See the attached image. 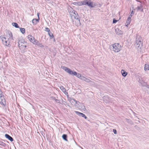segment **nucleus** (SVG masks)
Segmentation results:
<instances>
[{
    "label": "nucleus",
    "mask_w": 149,
    "mask_h": 149,
    "mask_svg": "<svg viewBox=\"0 0 149 149\" xmlns=\"http://www.w3.org/2000/svg\"><path fill=\"white\" fill-rule=\"evenodd\" d=\"M131 14H133V11H132V12H131Z\"/></svg>",
    "instance_id": "43"
},
{
    "label": "nucleus",
    "mask_w": 149,
    "mask_h": 149,
    "mask_svg": "<svg viewBox=\"0 0 149 149\" xmlns=\"http://www.w3.org/2000/svg\"><path fill=\"white\" fill-rule=\"evenodd\" d=\"M56 102H57V103H60L59 100H57L56 101Z\"/></svg>",
    "instance_id": "36"
},
{
    "label": "nucleus",
    "mask_w": 149,
    "mask_h": 149,
    "mask_svg": "<svg viewBox=\"0 0 149 149\" xmlns=\"http://www.w3.org/2000/svg\"><path fill=\"white\" fill-rule=\"evenodd\" d=\"M35 43V44H34L40 47H44L43 45L42 44L39 42L37 40L36 41Z\"/></svg>",
    "instance_id": "15"
},
{
    "label": "nucleus",
    "mask_w": 149,
    "mask_h": 149,
    "mask_svg": "<svg viewBox=\"0 0 149 149\" xmlns=\"http://www.w3.org/2000/svg\"><path fill=\"white\" fill-rule=\"evenodd\" d=\"M132 15L131 14L130 15V16H131V17H132Z\"/></svg>",
    "instance_id": "44"
},
{
    "label": "nucleus",
    "mask_w": 149,
    "mask_h": 149,
    "mask_svg": "<svg viewBox=\"0 0 149 149\" xmlns=\"http://www.w3.org/2000/svg\"><path fill=\"white\" fill-rule=\"evenodd\" d=\"M5 136L6 138L8 139L11 141L12 142L13 141V138L8 134H5Z\"/></svg>",
    "instance_id": "18"
},
{
    "label": "nucleus",
    "mask_w": 149,
    "mask_h": 149,
    "mask_svg": "<svg viewBox=\"0 0 149 149\" xmlns=\"http://www.w3.org/2000/svg\"><path fill=\"white\" fill-rule=\"evenodd\" d=\"M137 10L138 11L140 10L141 11H142L143 10V9L142 6L140 5V6H138L137 8Z\"/></svg>",
    "instance_id": "22"
},
{
    "label": "nucleus",
    "mask_w": 149,
    "mask_h": 149,
    "mask_svg": "<svg viewBox=\"0 0 149 149\" xmlns=\"http://www.w3.org/2000/svg\"><path fill=\"white\" fill-rule=\"evenodd\" d=\"M37 15L38 17V19H39V14L38 13L37 14Z\"/></svg>",
    "instance_id": "37"
},
{
    "label": "nucleus",
    "mask_w": 149,
    "mask_h": 149,
    "mask_svg": "<svg viewBox=\"0 0 149 149\" xmlns=\"http://www.w3.org/2000/svg\"><path fill=\"white\" fill-rule=\"evenodd\" d=\"M48 35L51 38H53V35L51 32H49Z\"/></svg>",
    "instance_id": "29"
},
{
    "label": "nucleus",
    "mask_w": 149,
    "mask_h": 149,
    "mask_svg": "<svg viewBox=\"0 0 149 149\" xmlns=\"http://www.w3.org/2000/svg\"><path fill=\"white\" fill-rule=\"evenodd\" d=\"M61 68L70 74L75 75L81 80L87 82H89L91 81V80L90 79L81 75L80 74L77 73L76 72L72 71L70 69L66 67L63 66L61 67Z\"/></svg>",
    "instance_id": "1"
},
{
    "label": "nucleus",
    "mask_w": 149,
    "mask_h": 149,
    "mask_svg": "<svg viewBox=\"0 0 149 149\" xmlns=\"http://www.w3.org/2000/svg\"><path fill=\"white\" fill-rule=\"evenodd\" d=\"M45 30L46 31L48 32V33L49 32V31H50L49 29L48 28H47V27L45 28Z\"/></svg>",
    "instance_id": "32"
},
{
    "label": "nucleus",
    "mask_w": 149,
    "mask_h": 149,
    "mask_svg": "<svg viewBox=\"0 0 149 149\" xmlns=\"http://www.w3.org/2000/svg\"><path fill=\"white\" fill-rule=\"evenodd\" d=\"M51 98L52 99H53V100H54V99H55V98L53 97H51Z\"/></svg>",
    "instance_id": "39"
},
{
    "label": "nucleus",
    "mask_w": 149,
    "mask_h": 149,
    "mask_svg": "<svg viewBox=\"0 0 149 149\" xmlns=\"http://www.w3.org/2000/svg\"><path fill=\"white\" fill-rule=\"evenodd\" d=\"M0 104L3 105L6 104L5 100L3 95H0Z\"/></svg>",
    "instance_id": "10"
},
{
    "label": "nucleus",
    "mask_w": 149,
    "mask_h": 149,
    "mask_svg": "<svg viewBox=\"0 0 149 149\" xmlns=\"http://www.w3.org/2000/svg\"><path fill=\"white\" fill-rule=\"evenodd\" d=\"M2 93V92L1 90L0 89V95H3Z\"/></svg>",
    "instance_id": "35"
},
{
    "label": "nucleus",
    "mask_w": 149,
    "mask_h": 149,
    "mask_svg": "<svg viewBox=\"0 0 149 149\" xmlns=\"http://www.w3.org/2000/svg\"><path fill=\"white\" fill-rule=\"evenodd\" d=\"M79 108L82 110L85 111L86 109L85 107L83 104H81V106H79L78 107Z\"/></svg>",
    "instance_id": "19"
},
{
    "label": "nucleus",
    "mask_w": 149,
    "mask_h": 149,
    "mask_svg": "<svg viewBox=\"0 0 149 149\" xmlns=\"http://www.w3.org/2000/svg\"><path fill=\"white\" fill-rule=\"evenodd\" d=\"M54 100L56 102V101L57 100H58L56 98H55V99H54Z\"/></svg>",
    "instance_id": "41"
},
{
    "label": "nucleus",
    "mask_w": 149,
    "mask_h": 149,
    "mask_svg": "<svg viewBox=\"0 0 149 149\" xmlns=\"http://www.w3.org/2000/svg\"><path fill=\"white\" fill-rule=\"evenodd\" d=\"M20 31L22 33H24L25 32V29L23 28H21L20 29Z\"/></svg>",
    "instance_id": "28"
},
{
    "label": "nucleus",
    "mask_w": 149,
    "mask_h": 149,
    "mask_svg": "<svg viewBox=\"0 0 149 149\" xmlns=\"http://www.w3.org/2000/svg\"><path fill=\"white\" fill-rule=\"evenodd\" d=\"M70 102L72 104L74 105L75 106L78 107L79 104L78 103H79V102L75 100H74L73 99H70L69 100Z\"/></svg>",
    "instance_id": "8"
},
{
    "label": "nucleus",
    "mask_w": 149,
    "mask_h": 149,
    "mask_svg": "<svg viewBox=\"0 0 149 149\" xmlns=\"http://www.w3.org/2000/svg\"><path fill=\"white\" fill-rule=\"evenodd\" d=\"M12 24L13 25V26H15L16 28H19L18 25L16 23L13 22L12 23Z\"/></svg>",
    "instance_id": "27"
},
{
    "label": "nucleus",
    "mask_w": 149,
    "mask_h": 149,
    "mask_svg": "<svg viewBox=\"0 0 149 149\" xmlns=\"http://www.w3.org/2000/svg\"><path fill=\"white\" fill-rule=\"evenodd\" d=\"M131 21V19L130 17H129L125 23V26H127L128 25H129Z\"/></svg>",
    "instance_id": "17"
},
{
    "label": "nucleus",
    "mask_w": 149,
    "mask_h": 149,
    "mask_svg": "<svg viewBox=\"0 0 149 149\" xmlns=\"http://www.w3.org/2000/svg\"><path fill=\"white\" fill-rule=\"evenodd\" d=\"M118 20L115 19H113V23L114 24L116 23L117 22Z\"/></svg>",
    "instance_id": "33"
},
{
    "label": "nucleus",
    "mask_w": 149,
    "mask_h": 149,
    "mask_svg": "<svg viewBox=\"0 0 149 149\" xmlns=\"http://www.w3.org/2000/svg\"><path fill=\"white\" fill-rule=\"evenodd\" d=\"M69 9V12L72 19H75L79 17L77 12L73 10L72 8Z\"/></svg>",
    "instance_id": "3"
},
{
    "label": "nucleus",
    "mask_w": 149,
    "mask_h": 149,
    "mask_svg": "<svg viewBox=\"0 0 149 149\" xmlns=\"http://www.w3.org/2000/svg\"><path fill=\"white\" fill-rule=\"evenodd\" d=\"M115 30L116 33L118 35H120L122 34V31L118 28H116Z\"/></svg>",
    "instance_id": "16"
},
{
    "label": "nucleus",
    "mask_w": 149,
    "mask_h": 149,
    "mask_svg": "<svg viewBox=\"0 0 149 149\" xmlns=\"http://www.w3.org/2000/svg\"><path fill=\"white\" fill-rule=\"evenodd\" d=\"M5 37L9 42L13 40L12 34L10 32L7 33Z\"/></svg>",
    "instance_id": "7"
},
{
    "label": "nucleus",
    "mask_w": 149,
    "mask_h": 149,
    "mask_svg": "<svg viewBox=\"0 0 149 149\" xmlns=\"http://www.w3.org/2000/svg\"><path fill=\"white\" fill-rule=\"evenodd\" d=\"M87 1L88 0H87L81 1V2L82 5H87Z\"/></svg>",
    "instance_id": "26"
},
{
    "label": "nucleus",
    "mask_w": 149,
    "mask_h": 149,
    "mask_svg": "<svg viewBox=\"0 0 149 149\" xmlns=\"http://www.w3.org/2000/svg\"><path fill=\"white\" fill-rule=\"evenodd\" d=\"M39 19H33V20H32V23L35 24H37V23L38 22V20H39Z\"/></svg>",
    "instance_id": "24"
},
{
    "label": "nucleus",
    "mask_w": 149,
    "mask_h": 149,
    "mask_svg": "<svg viewBox=\"0 0 149 149\" xmlns=\"http://www.w3.org/2000/svg\"><path fill=\"white\" fill-rule=\"evenodd\" d=\"M77 5L78 6H81V1L77 2Z\"/></svg>",
    "instance_id": "31"
},
{
    "label": "nucleus",
    "mask_w": 149,
    "mask_h": 149,
    "mask_svg": "<svg viewBox=\"0 0 149 149\" xmlns=\"http://www.w3.org/2000/svg\"><path fill=\"white\" fill-rule=\"evenodd\" d=\"M103 99L104 101H105L106 103H108L109 101L108 100H109L108 97L107 96H104L103 97Z\"/></svg>",
    "instance_id": "23"
},
{
    "label": "nucleus",
    "mask_w": 149,
    "mask_h": 149,
    "mask_svg": "<svg viewBox=\"0 0 149 149\" xmlns=\"http://www.w3.org/2000/svg\"><path fill=\"white\" fill-rule=\"evenodd\" d=\"M121 73L122 74V75L124 77H126L127 74V72H126L123 70H121Z\"/></svg>",
    "instance_id": "20"
},
{
    "label": "nucleus",
    "mask_w": 149,
    "mask_h": 149,
    "mask_svg": "<svg viewBox=\"0 0 149 149\" xmlns=\"http://www.w3.org/2000/svg\"><path fill=\"white\" fill-rule=\"evenodd\" d=\"M144 69L145 71H148L149 70V66L148 64H146L145 65Z\"/></svg>",
    "instance_id": "21"
},
{
    "label": "nucleus",
    "mask_w": 149,
    "mask_h": 149,
    "mask_svg": "<svg viewBox=\"0 0 149 149\" xmlns=\"http://www.w3.org/2000/svg\"><path fill=\"white\" fill-rule=\"evenodd\" d=\"M77 2H74V4L75 5H77Z\"/></svg>",
    "instance_id": "38"
},
{
    "label": "nucleus",
    "mask_w": 149,
    "mask_h": 149,
    "mask_svg": "<svg viewBox=\"0 0 149 149\" xmlns=\"http://www.w3.org/2000/svg\"><path fill=\"white\" fill-rule=\"evenodd\" d=\"M28 39L33 44H35L36 41L37 40L35 39L31 35H29L28 36Z\"/></svg>",
    "instance_id": "9"
},
{
    "label": "nucleus",
    "mask_w": 149,
    "mask_h": 149,
    "mask_svg": "<svg viewBox=\"0 0 149 149\" xmlns=\"http://www.w3.org/2000/svg\"><path fill=\"white\" fill-rule=\"evenodd\" d=\"M54 100L56 102V101L57 100H58L56 98H55V99H54Z\"/></svg>",
    "instance_id": "42"
},
{
    "label": "nucleus",
    "mask_w": 149,
    "mask_h": 149,
    "mask_svg": "<svg viewBox=\"0 0 149 149\" xmlns=\"http://www.w3.org/2000/svg\"><path fill=\"white\" fill-rule=\"evenodd\" d=\"M75 24L77 26H79L81 25V23L80 22L79 17L75 19Z\"/></svg>",
    "instance_id": "13"
},
{
    "label": "nucleus",
    "mask_w": 149,
    "mask_h": 149,
    "mask_svg": "<svg viewBox=\"0 0 149 149\" xmlns=\"http://www.w3.org/2000/svg\"><path fill=\"white\" fill-rule=\"evenodd\" d=\"M111 46L113 47V50L115 52H119L121 49V46L118 43H115Z\"/></svg>",
    "instance_id": "4"
},
{
    "label": "nucleus",
    "mask_w": 149,
    "mask_h": 149,
    "mask_svg": "<svg viewBox=\"0 0 149 149\" xmlns=\"http://www.w3.org/2000/svg\"><path fill=\"white\" fill-rule=\"evenodd\" d=\"M140 82L141 83V81H140Z\"/></svg>",
    "instance_id": "45"
},
{
    "label": "nucleus",
    "mask_w": 149,
    "mask_h": 149,
    "mask_svg": "<svg viewBox=\"0 0 149 149\" xmlns=\"http://www.w3.org/2000/svg\"><path fill=\"white\" fill-rule=\"evenodd\" d=\"M18 45L19 49L22 50L25 49L26 46V44L24 40H20L18 42Z\"/></svg>",
    "instance_id": "5"
},
{
    "label": "nucleus",
    "mask_w": 149,
    "mask_h": 149,
    "mask_svg": "<svg viewBox=\"0 0 149 149\" xmlns=\"http://www.w3.org/2000/svg\"><path fill=\"white\" fill-rule=\"evenodd\" d=\"M0 145L5 146H6V144L2 141H0Z\"/></svg>",
    "instance_id": "30"
},
{
    "label": "nucleus",
    "mask_w": 149,
    "mask_h": 149,
    "mask_svg": "<svg viewBox=\"0 0 149 149\" xmlns=\"http://www.w3.org/2000/svg\"><path fill=\"white\" fill-rule=\"evenodd\" d=\"M0 39L1 40L3 43L4 45L7 46L9 45L10 42L7 40L6 37L3 36H0Z\"/></svg>",
    "instance_id": "6"
},
{
    "label": "nucleus",
    "mask_w": 149,
    "mask_h": 149,
    "mask_svg": "<svg viewBox=\"0 0 149 149\" xmlns=\"http://www.w3.org/2000/svg\"><path fill=\"white\" fill-rule=\"evenodd\" d=\"M148 88L149 91H148L147 93L148 94H149V87H148Z\"/></svg>",
    "instance_id": "40"
},
{
    "label": "nucleus",
    "mask_w": 149,
    "mask_h": 149,
    "mask_svg": "<svg viewBox=\"0 0 149 149\" xmlns=\"http://www.w3.org/2000/svg\"><path fill=\"white\" fill-rule=\"evenodd\" d=\"M113 132H114V133L115 134H117V131L116 130V129H113Z\"/></svg>",
    "instance_id": "34"
},
{
    "label": "nucleus",
    "mask_w": 149,
    "mask_h": 149,
    "mask_svg": "<svg viewBox=\"0 0 149 149\" xmlns=\"http://www.w3.org/2000/svg\"><path fill=\"white\" fill-rule=\"evenodd\" d=\"M62 137L63 139L65 141H68L67 139V136L65 134H63L62 135Z\"/></svg>",
    "instance_id": "25"
},
{
    "label": "nucleus",
    "mask_w": 149,
    "mask_h": 149,
    "mask_svg": "<svg viewBox=\"0 0 149 149\" xmlns=\"http://www.w3.org/2000/svg\"><path fill=\"white\" fill-rule=\"evenodd\" d=\"M143 42L142 39L139 35H137L136 39L135 45L136 48L138 50H140L142 46Z\"/></svg>",
    "instance_id": "2"
},
{
    "label": "nucleus",
    "mask_w": 149,
    "mask_h": 149,
    "mask_svg": "<svg viewBox=\"0 0 149 149\" xmlns=\"http://www.w3.org/2000/svg\"><path fill=\"white\" fill-rule=\"evenodd\" d=\"M75 113L79 116H81L83 117H84L85 119H86L87 118V117L83 113L79 112L77 111H75Z\"/></svg>",
    "instance_id": "12"
},
{
    "label": "nucleus",
    "mask_w": 149,
    "mask_h": 149,
    "mask_svg": "<svg viewBox=\"0 0 149 149\" xmlns=\"http://www.w3.org/2000/svg\"><path fill=\"white\" fill-rule=\"evenodd\" d=\"M87 5L91 8L94 7L95 6V4L93 2H92L91 0H88Z\"/></svg>",
    "instance_id": "11"
},
{
    "label": "nucleus",
    "mask_w": 149,
    "mask_h": 149,
    "mask_svg": "<svg viewBox=\"0 0 149 149\" xmlns=\"http://www.w3.org/2000/svg\"><path fill=\"white\" fill-rule=\"evenodd\" d=\"M60 88L63 92L64 93L65 95H68V92L66 91L65 89L63 86H60Z\"/></svg>",
    "instance_id": "14"
}]
</instances>
